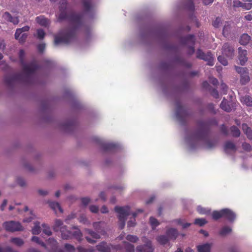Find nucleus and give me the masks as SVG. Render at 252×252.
<instances>
[{
	"mask_svg": "<svg viewBox=\"0 0 252 252\" xmlns=\"http://www.w3.org/2000/svg\"><path fill=\"white\" fill-rule=\"evenodd\" d=\"M35 20L39 25L45 27H48L50 23V20L43 15L37 17Z\"/></svg>",
	"mask_w": 252,
	"mask_h": 252,
	"instance_id": "nucleus-15",
	"label": "nucleus"
},
{
	"mask_svg": "<svg viewBox=\"0 0 252 252\" xmlns=\"http://www.w3.org/2000/svg\"><path fill=\"white\" fill-rule=\"evenodd\" d=\"M83 5L84 10L86 12L91 11L93 8V6L91 3V0H84L83 1Z\"/></svg>",
	"mask_w": 252,
	"mask_h": 252,
	"instance_id": "nucleus-26",
	"label": "nucleus"
},
{
	"mask_svg": "<svg viewBox=\"0 0 252 252\" xmlns=\"http://www.w3.org/2000/svg\"><path fill=\"white\" fill-rule=\"evenodd\" d=\"M236 72L240 74V82L241 85H245L250 81L249 70L247 67L235 66Z\"/></svg>",
	"mask_w": 252,
	"mask_h": 252,
	"instance_id": "nucleus-6",
	"label": "nucleus"
},
{
	"mask_svg": "<svg viewBox=\"0 0 252 252\" xmlns=\"http://www.w3.org/2000/svg\"><path fill=\"white\" fill-rule=\"evenodd\" d=\"M85 231L94 239H98L100 238V234L98 233L97 231L96 232L90 229H85Z\"/></svg>",
	"mask_w": 252,
	"mask_h": 252,
	"instance_id": "nucleus-33",
	"label": "nucleus"
},
{
	"mask_svg": "<svg viewBox=\"0 0 252 252\" xmlns=\"http://www.w3.org/2000/svg\"><path fill=\"white\" fill-rule=\"evenodd\" d=\"M242 148L248 152H250L252 150L251 145L246 142L242 144Z\"/></svg>",
	"mask_w": 252,
	"mask_h": 252,
	"instance_id": "nucleus-57",
	"label": "nucleus"
},
{
	"mask_svg": "<svg viewBox=\"0 0 252 252\" xmlns=\"http://www.w3.org/2000/svg\"><path fill=\"white\" fill-rule=\"evenodd\" d=\"M32 241L40 245L41 246L45 248V249H47V247L45 244L43 242L40 241L38 237L33 236L32 238Z\"/></svg>",
	"mask_w": 252,
	"mask_h": 252,
	"instance_id": "nucleus-43",
	"label": "nucleus"
},
{
	"mask_svg": "<svg viewBox=\"0 0 252 252\" xmlns=\"http://www.w3.org/2000/svg\"><path fill=\"white\" fill-rule=\"evenodd\" d=\"M241 101L248 106H252V98L249 95H245L241 97Z\"/></svg>",
	"mask_w": 252,
	"mask_h": 252,
	"instance_id": "nucleus-28",
	"label": "nucleus"
},
{
	"mask_svg": "<svg viewBox=\"0 0 252 252\" xmlns=\"http://www.w3.org/2000/svg\"><path fill=\"white\" fill-rule=\"evenodd\" d=\"M242 129L248 139H252V130L248 126L247 124H243L242 125Z\"/></svg>",
	"mask_w": 252,
	"mask_h": 252,
	"instance_id": "nucleus-22",
	"label": "nucleus"
},
{
	"mask_svg": "<svg viewBox=\"0 0 252 252\" xmlns=\"http://www.w3.org/2000/svg\"><path fill=\"white\" fill-rule=\"evenodd\" d=\"M48 243H50L53 246V249H55L57 248V242L54 238H50L48 240Z\"/></svg>",
	"mask_w": 252,
	"mask_h": 252,
	"instance_id": "nucleus-60",
	"label": "nucleus"
},
{
	"mask_svg": "<svg viewBox=\"0 0 252 252\" xmlns=\"http://www.w3.org/2000/svg\"><path fill=\"white\" fill-rule=\"evenodd\" d=\"M63 226H63V222L62 220H55V223L53 227V229L55 231H60L61 228H62V227Z\"/></svg>",
	"mask_w": 252,
	"mask_h": 252,
	"instance_id": "nucleus-32",
	"label": "nucleus"
},
{
	"mask_svg": "<svg viewBox=\"0 0 252 252\" xmlns=\"http://www.w3.org/2000/svg\"><path fill=\"white\" fill-rule=\"evenodd\" d=\"M220 88L223 94H226L228 89L227 85L225 84L222 83L220 85Z\"/></svg>",
	"mask_w": 252,
	"mask_h": 252,
	"instance_id": "nucleus-63",
	"label": "nucleus"
},
{
	"mask_svg": "<svg viewBox=\"0 0 252 252\" xmlns=\"http://www.w3.org/2000/svg\"><path fill=\"white\" fill-rule=\"evenodd\" d=\"M251 36L247 33H244L241 36L239 43L241 45H245L249 43L251 40Z\"/></svg>",
	"mask_w": 252,
	"mask_h": 252,
	"instance_id": "nucleus-24",
	"label": "nucleus"
},
{
	"mask_svg": "<svg viewBox=\"0 0 252 252\" xmlns=\"http://www.w3.org/2000/svg\"><path fill=\"white\" fill-rule=\"evenodd\" d=\"M2 17L7 21L13 23L14 25H17L19 23V19L17 17H13L8 12H5L3 14Z\"/></svg>",
	"mask_w": 252,
	"mask_h": 252,
	"instance_id": "nucleus-14",
	"label": "nucleus"
},
{
	"mask_svg": "<svg viewBox=\"0 0 252 252\" xmlns=\"http://www.w3.org/2000/svg\"><path fill=\"white\" fill-rule=\"evenodd\" d=\"M221 23V18L218 17L216 18V20L213 22L212 25L215 28H218L220 26V24Z\"/></svg>",
	"mask_w": 252,
	"mask_h": 252,
	"instance_id": "nucleus-55",
	"label": "nucleus"
},
{
	"mask_svg": "<svg viewBox=\"0 0 252 252\" xmlns=\"http://www.w3.org/2000/svg\"><path fill=\"white\" fill-rule=\"evenodd\" d=\"M230 129L231 133L233 137H238L240 136V131L237 126H231Z\"/></svg>",
	"mask_w": 252,
	"mask_h": 252,
	"instance_id": "nucleus-31",
	"label": "nucleus"
},
{
	"mask_svg": "<svg viewBox=\"0 0 252 252\" xmlns=\"http://www.w3.org/2000/svg\"><path fill=\"white\" fill-rule=\"evenodd\" d=\"M50 207L54 211H56L57 210H59L60 212L63 213V210L60 206L59 203L56 202H49Z\"/></svg>",
	"mask_w": 252,
	"mask_h": 252,
	"instance_id": "nucleus-34",
	"label": "nucleus"
},
{
	"mask_svg": "<svg viewBox=\"0 0 252 252\" xmlns=\"http://www.w3.org/2000/svg\"><path fill=\"white\" fill-rule=\"evenodd\" d=\"M231 30V26L229 24V22H226L225 25L223 27L222 30V34L224 36L228 35Z\"/></svg>",
	"mask_w": 252,
	"mask_h": 252,
	"instance_id": "nucleus-35",
	"label": "nucleus"
},
{
	"mask_svg": "<svg viewBox=\"0 0 252 252\" xmlns=\"http://www.w3.org/2000/svg\"><path fill=\"white\" fill-rule=\"evenodd\" d=\"M64 248L65 250L69 252H73L75 251L74 247L68 244H66L64 245Z\"/></svg>",
	"mask_w": 252,
	"mask_h": 252,
	"instance_id": "nucleus-58",
	"label": "nucleus"
},
{
	"mask_svg": "<svg viewBox=\"0 0 252 252\" xmlns=\"http://www.w3.org/2000/svg\"><path fill=\"white\" fill-rule=\"evenodd\" d=\"M103 223L101 221L99 222H95L93 223V227L94 229L100 234L104 235L105 233V232L103 228L102 227V224Z\"/></svg>",
	"mask_w": 252,
	"mask_h": 252,
	"instance_id": "nucleus-21",
	"label": "nucleus"
},
{
	"mask_svg": "<svg viewBox=\"0 0 252 252\" xmlns=\"http://www.w3.org/2000/svg\"><path fill=\"white\" fill-rule=\"evenodd\" d=\"M29 30L30 27L28 26H26L22 28L17 29L15 33V38H18L19 35H20L23 32H28Z\"/></svg>",
	"mask_w": 252,
	"mask_h": 252,
	"instance_id": "nucleus-30",
	"label": "nucleus"
},
{
	"mask_svg": "<svg viewBox=\"0 0 252 252\" xmlns=\"http://www.w3.org/2000/svg\"><path fill=\"white\" fill-rule=\"evenodd\" d=\"M139 212L142 213V212H143V210L141 209H138L136 212L132 213V217H133L134 220H130L127 222V226L128 227H133L135 225L136 223H135V220L134 219L136 217L137 213Z\"/></svg>",
	"mask_w": 252,
	"mask_h": 252,
	"instance_id": "nucleus-29",
	"label": "nucleus"
},
{
	"mask_svg": "<svg viewBox=\"0 0 252 252\" xmlns=\"http://www.w3.org/2000/svg\"><path fill=\"white\" fill-rule=\"evenodd\" d=\"M11 242L18 246H21L24 244L23 240L19 238H12L11 239Z\"/></svg>",
	"mask_w": 252,
	"mask_h": 252,
	"instance_id": "nucleus-42",
	"label": "nucleus"
},
{
	"mask_svg": "<svg viewBox=\"0 0 252 252\" xmlns=\"http://www.w3.org/2000/svg\"><path fill=\"white\" fill-rule=\"evenodd\" d=\"M237 150L235 144L230 141H226L224 145V151L226 153H228L229 150L235 152Z\"/></svg>",
	"mask_w": 252,
	"mask_h": 252,
	"instance_id": "nucleus-18",
	"label": "nucleus"
},
{
	"mask_svg": "<svg viewBox=\"0 0 252 252\" xmlns=\"http://www.w3.org/2000/svg\"><path fill=\"white\" fill-rule=\"evenodd\" d=\"M82 236V233L80 230L78 229H77L76 231L73 232H72L71 238L74 237L77 240L80 241Z\"/></svg>",
	"mask_w": 252,
	"mask_h": 252,
	"instance_id": "nucleus-38",
	"label": "nucleus"
},
{
	"mask_svg": "<svg viewBox=\"0 0 252 252\" xmlns=\"http://www.w3.org/2000/svg\"><path fill=\"white\" fill-rule=\"evenodd\" d=\"M67 5L66 0H62L59 6L58 21L61 22L68 20L73 26V29L65 33H64L63 30H61L59 34L55 36L54 43L56 45L61 43L68 44L74 40L76 38V30L83 24V15L81 14L72 12L69 15L67 14Z\"/></svg>",
	"mask_w": 252,
	"mask_h": 252,
	"instance_id": "nucleus-1",
	"label": "nucleus"
},
{
	"mask_svg": "<svg viewBox=\"0 0 252 252\" xmlns=\"http://www.w3.org/2000/svg\"><path fill=\"white\" fill-rule=\"evenodd\" d=\"M232 231V229L231 227L225 226L221 228L220 231H219L220 235L221 236H226L227 234L231 233Z\"/></svg>",
	"mask_w": 252,
	"mask_h": 252,
	"instance_id": "nucleus-27",
	"label": "nucleus"
},
{
	"mask_svg": "<svg viewBox=\"0 0 252 252\" xmlns=\"http://www.w3.org/2000/svg\"><path fill=\"white\" fill-rule=\"evenodd\" d=\"M212 217L213 219L215 220L223 218L232 222L235 220L236 215L231 210L224 208L220 211H214L212 213Z\"/></svg>",
	"mask_w": 252,
	"mask_h": 252,
	"instance_id": "nucleus-4",
	"label": "nucleus"
},
{
	"mask_svg": "<svg viewBox=\"0 0 252 252\" xmlns=\"http://www.w3.org/2000/svg\"><path fill=\"white\" fill-rule=\"evenodd\" d=\"M220 107L224 111L227 112H230L232 111L233 106L228 103V101L225 98H223L220 104Z\"/></svg>",
	"mask_w": 252,
	"mask_h": 252,
	"instance_id": "nucleus-16",
	"label": "nucleus"
},
{
	"mask_svg": "<svg viewBox=\"0 0 252 252\" xmlns=\"http://www.w3.org/2000/svg\"><path fill=\"white\" fill-rule=\"evenodd\" d=\"M124 244L126 252H134V247L133 245L126 242H124Z\"/></svg>",
	"mask_w": 252,
	"mask_h": 252,
	"instance_id": "nucleus-37",
	"label": "nucleus"
},
{
	"mask_svg": "<svg viewBox=\"0 0 252 252\" xmlns=\"http://www.w3.org/2000/svg\"><path fill=\"white\" fill-rule=\"evenodd\" d=\"M115 211L118 214L119 228L122 229L125 226L126 217L130 214V207L128 206L124 207L116 206Z\"/></svg>",
	"mask_w": 252,
	"mask_h": 252,
	"instance_id": "nucleus-5",
	"label": "nucleus"
},
{
	"mask_svg": "<svg viewBox=\"0 0 252 252\" xmlns=\"http://www.w3.org/2000/svg\"><path fill=\"white\" fill-rule=\"evenodd\" d=\"M150 222L153 229H155L159 224V223L158 222V220L153 217H150Z\"/></svg>",
	"mask_w": 252,
	"mask_h": 252,
	"instance_id": "nucleus-44",
	"label": "nucleus"
},
{
	"mask_svg": "<svg viewBox=\"0 0 252 252\" xmlns=\"http://www.w3.org/2000/svg\"><path fill=\"white\" fill-rule=\"evenodd\" d=\"M60 232L61 233L62 238L63 239H68L71 238L72 232L67 230L66 226L62 227L61 228Z\"/></svg>",
	"mask_w": 252,
	"mask_h": 252,
	"instance_id": "nucleus-20",
	"label": "nucleus"
},
{
	"mask_svg": "<svg viewBox=\"0 0 252 252\" xmlns=\"http://www.w3.org/2000/svg\"><path fill=\"white\" fill-rule=\"evenodd\" d=\"M217 124L218 123L215 119L209 122H199L198 123L199 129L192 134L191 138L196 140H204L209 131L210 126L212 125H217Z\"/></svg>",
	"mask_w": 252,
	"mask_h": 252,
	"instance_id": "nucleus-3",
	"label": "nucleus"
},
{
	"mask_svg": "<svg viewBox=\"0 0 252 252\" xmlns=\"http://www.w3.org/2000/svg\"><path fill=\"white\" fill-rule=\"evenodd\" d=\"M233 6L235 7H242L246 9L249 10L252 7V3L251 2L248 3H244L240 0H236L233 1Z\"/></svg>",
	"mask_w": 252,
	"mask_h": 252,
	"instance_id": "nucleus-17",
	"label": "nucleus"
},
{
	"mask_svg": "<svg viewBox=\"0 0 252 252\" xmlns=\"http://www.w3.org/2000/svg\"><path fill=\"white\" fill-rule=\"evenodd\" d=\"M222 53L227 57L232 59L234 55V48L229 43H225L222 47Z\"/></svg>",
	"mask_w": 252,
	"mask_h": 252,
	"instance_id": "nucleus-12",
	"label": "nucleus"
},
{
	"mask_svg": "<svg viewBox=\"0 0 252 252\" xmlns=\"http://www.w3.org/2000/svg\"><path fill=\"white\" fill-rule=\"evenodd\" d=\"M126 239L127 241L132 243H136L139 239L138 237L132 235H127L126 237Z\"/></svg>",
	"mask_w": 252,
	"mask_h": 252,
	"instance_id": "nucleus-47",
	"label": "nucleus"
},
{
	"mask_svg": "<svg viewBox=\"0 0 252 252\" xmlns=\"http://www.w3.org/2000/svg\"><path fill=\"white\" fill-rule=\"evenodd\" d=\"M220 130L221 132L225 136L228 135V129L224 125H222L220 126Z\"/></svg>",
	"mask_w": 252,
	"mask_h": 252,
	"instance_id": "nucleus-61",
	"label": "nucleus"
},
{
	"mask_svg": "<svg viewBox=\"0 0 252 252\" xmlns=\"http://www.w3.org/2000/svg\"><path fill=\"white\" fill-rule=\"evenodd\" d=\"M40 232L41 229L39 226V223L36 222L34 227L32 229V233L34 235H37L39 234Z\"/></svg>",
	"mask_w": 252,
	"mask_h": 252,
	"instance_id": "nucleus-39",
	"label": "nucleus"
},
{
	"mask_svg": "<svg viewBox=\"0 0 252 252\" xmlns=\"http://www.w3.org/2000/svg\"><path fill=\"white\" fill-rule=\"evenodd\" d=\"M90 202V199L88 197H83L81 198L82 204L86 206Z\"/></svg>",
	"mask_w": 252,
	"mask_h": 252,
	"instance_id": "nucleus-62",
	"label": "nucleus"
},
{
	"mask_svg": "<svg viewBox=\"0 0 252 252\" xmlns=\"http://www.w3.org/2000/svg\"><path fill=\"white\" fill-rule=\"evenodd\" d=\"M43 227V232L48 236H50L52 234V232L50 230V227L46 224H43L42 225Z\"/></svg>",
	"mask_w": 252,
	"mask_h": 252,
	"instance_id": "nucleus-48",
	"label": "nucleus"
},
{
	"mask_svg": "<svg viewBox=\"0 0 252 252\" xmlns=\"http://www.w3.org/2000/svg\"><path fill=\"white\" fill-rule=\"evenodd\" d=\"M45 44L40 43L37 45V49L39 53H42L45 49Z\"/></svg>",
	"mask_w": 252,
	"mask_h": 252,
	"instance_id": "nucleus-59",
	"label": "nucleus"
},
{
	"mask_svg": "<svg viewBox=\"0 0 252 252\" xmlns=\"http://www.w3.org/2000/svg\"><path fill=\"white\" fill-rule=\"evenodd\" d=\"M197 248L198 252H210L211 246L208 243L199 245Z\"/></svg>",
	"mask_w": 252,
	"mask_h": 252,
	"instance_id": "nucleus-25",
	"label": "nucleus"
},
{
	"mask_svg": "<svg viewBox=\"0 0 252 252\" xmlns=\"http://www.w3.org/2000/svg\"><path fill=\"white\" fill-rule=\"evenodd\" d=\"M103 148L105 151L112 150L115 148V145L111 143H107L103 145Z\"/></svg>",
	"mask_w": 252,
	"mask_h": 252,
	"instance_id": "nucleus-51",
	"label": "nucleus"
},
{
	"mask_svg": "<svg viewBox=\"0 0 252 252\" xmlns=\"http://www.w3.org/2000/svg\"><path fill=\"white\" fill-rule=\"evenodd\" d=\"M77 249L78 252H93L94 251V250L93 248L87 249L82 247L79 246L77 247Z\"/></svg>",
	"mask_w": 252,
	"mask_h": 252,
	"instance_id": "nucleus-49",
	"label": "nucleus"
},
{
	"mask_svg": "<svg viewBox=\"0 0 252 252\" xmlns=\"http://www.w3.org/2000/svg\"><path fill=\"white\" fill-rule=\"evenodd\" d=\"M218 60L220 63L224 66L227 65L228 64L227 60L222 56H219L218 58Z\"/></svg>",
	"mask_w": 252,
	"mask_h": 252,
	"instance_id": "nucleus-52",
	"label": "nucleus"
},
{
	"mask_svg": "<svg viewBox=\"0 0 252 252\" xmlns=\"http://www.w3.org/2000/svg\"><path fill=\"white\" fill-rule=\"evenodd\" d=\"M3 226L6 231L10 232L19 231L23 230L21 224L19 222L14 221H5L3 223Z\"/></svg>",
	"mask_w": 252,
	"mask_h": 252,
	"instance_id": "nucleus-7",
	"label": "nucleus"
},
{
	"mask_svg": "<svg viewBox=\"0 0 252 252\" xmlns=\"http://www.w3.org/2000/svg\"><path fill=\"white\" fill-rule=\"evenodd\" d=\"M207 221L204 219H196L194 220V224L198 225L200 226H203Z\"/></svg>",
	"mask_w": 252,
	"mask_h": 252,
	"instance_id": "nucleus-46",
	"label": "nucleus"
},
{
	"mask_svg": "<svg viewBox=\"0 0 252 252\" xmlns=\"http://www.w3.org/2000/svg\"><path fill=\"white\" fill-rule=\"evenodd\" d=\"M90 210L92 213H97L98 211V207L95 205H91L90 206Z\"/></svg>",
	"mask_w": 252,
	"mask_h": 252,
	"instance_id": "nucleus-64",
	"label": "nucleus"
},
{
	"mask_svg": "<svg viewBox=\"0 0 252 252\" xmlns=\"http://www.w3.org/2000/svg\"><path fill=\"white\" fill-rule=\"evenodd\" d=\"M166 235L168 239H175L178 236V232L176 229L170 228L167 230Z\"/></svg>",
	"mask_w": 252,
	"mask_h": 252,
	"instance_id": "nucleus-23",
	"label": "nucleus"
},
{
	"mask_svg": "<svg viewBox=\"0 0 252 252\" xmlns=\"http://www.w3.org/2000/svg\"><path fill=\"white\" fill-rule=\"evenodd\" d=\"M176 117L180 121L185 120L188 116V110L184 108L180 102H176Z\"/></svg>",
	"mask_w": 252,
	"mask_h": 252,
	"instance_id": "nucleus-9",
	"label": "nucleus"
},
{
	"mask_svg": "<svg viewBox=\"0 0 252 252\" xmlns=\"http://www.w3.org/2000/svg\"><path fill=\"white\" fill-rule=\"evenodd\" d=\"M157 241L162 245H165L169 241L167 236L160 235L157 238Z\"/></svg>",
	"mask_w": 252,
	"mask_h": 252,
	"instance_id": "nucleus-36",
	"label": "nucleus"
},
{
	"mask_svg": "<svg viewBox=\"0 0 252 252\" xmlns=\"http://www.w3.org/2000/svg\"><path fill=\"white\" fill-rule=\"evenodd\" d=\"M142 241L145 242L146 244L137 246L136 252H153L154 249L152 247V242L145 237L142 238Z\"/></svg>",
	"mask_w": 252,
	"mask_h": 252,
	"instance_id": "nucleus-10",
	"label": "nucleus"
},
{
	"mask_svg": "<svg viewBox=\"0 0 252 252\" xmlns=\"http://www.w3.org/2000/svg\"><path fill=\"white\" fill-rule=\"evenodd\" d=\"M197 212L201 215H207L210 213V210L201 206H198L197 208Z\"/></svg>",
	"mask_w": 252,
	"mask_h": 252,
	"instance_id": "nucleus-40",
	"label": "nucleus"
},
{
	"mask_svg": "<svg viewBox=\"0 0 252 252\" xmlns=\"http://www.w3.org/2000/svg\"><path fill=\"white\" fill-rule=\"evenodd\" d=\"M97 250L100 252H111L109 245L105 242H102L96 246Z\"/></svg>",
	"mask_w": 252,
	"mask_h": 252,
	"instance_id": "nucleus-19",
	"label": "nucleus"
},
{
	"mask_svg": "<svg viewBox=\"0 0 252 252\" xmlns=\"http://www.w3.org/2000/svg\"><path fill=\"white\" fill-rule=\"evenodd\" d=\"M36 32L37 38L40 40H42L45 36V32L44 30L41 29H39L37 30Z\"/></svg>",
	"mask_w": 252,
	"mask_h": 252,
	"instance_id": "nucleus-41",
	"label": "nucleus"
},
{
	"mask_svg": "<svg viewBox=\"0 0 252 252\" xmlns=\"http://www.w3.org/2000/svg\"><path fill=\"white\" fill-rule=\"evenodd\" d=\"M210 91L211 94L215 98H218L219 97V92L216 89H212L211 90L209 89Z\"/></svg>",
	"mask_w": 252,
	"mask_h": 252,
	"instance_id": "nucleus-56",
	"label": "nucleus"
},
{
	"mask_svg": "<svg viewBox=\"0 0 252 252\" xmlns=\"http://www.w3.org/2000/svg\"><path fill=\"white\" fill-rule=\"evenodd\" d=\"M196 57L198 59L207 61V64L210 66H213L214 64V59L210 51L205 54L201 49H198L196 52Z\"/></svg>",
	"mask_w": 252,
	"mask_h": 252,
	"instance_id": "nucleus-8",
	"label": "nucleus"
},
{
	"mask_svg": "<svg viewBox=\"0 0 252 252\" xmlns=\"http://www.w3.org/2000/svg\"><path fill=\"white\" fill-rule=\"evenodd\" d=\"M187 9L190 11H193L194 10V5L193 0H189L188 3L186 5Z\"/></svg>",
	"mask_w": 252,
	"mask_h": 252,
	"instance_id": "nucleus-53",
	"label": "nucleus"
},
{
	"mask_svg": "<svg viewBox=\"0 0 252 252\" xmlns=\"http://www.w3.org/2000/svg\"><path fill=\"white\" fill-rule=\"evenodd\" d=\"M25 51L21 49L19 52V58L21 65L22 66L23 71L25 75L21 73H16L11 76H6L4 82L8 86H12L16 82L23 83L25 84H32L34 81V74L39 68V65L35 61H32L29 64L25 62Z\"/></svg>",
	"mask_w": 252,
	"mask_h": 252,
	"instance_id": "nucleus-2",
	"label": "nucleus"
},
{
	"mask_svg": "<svg viewBox=\"0 0 252 252\" xmlns=\"http://www.w3.org/2000/svg\"><path fill=\"white\" fill-rule=\"evenodd\" d=\"M217 143L216 140H208L206 141V144L208 148L214 147Z\"/></svg>",
	"mask_w": 252,
	"mask_h": 252,
	"instance_id": "nucleus-54",
	"label": "nucleus"
},
{
	"mask_svg": "<svg viewBox=\"0 0 252 252\" xmlns=\"http://www.w3.org/2000/svg\"><path fill=\"white\" fill-rule=\"evenodd\" d=\"M63 126L65 129H73L74 127V123L72 121H69L64 124Z\"/></svg>",
	"mask_w": 252,
	"mask_h": 252,
	"instance_id": "nucleus-50",
	"label": "nucleus"
},
{
	"mask_svg": "<svg viewBox=\"0 0 252 252\" xmlns=\"http://www.w3.org/2000/svg\"><path fill=\"white\" fill-rule=\"evenodd\" d=\"M181 42L183 44H190L191 46L189 47V54L191 55L194 52V45L195 43V37L192 34H189L181 39Z\"/></svg>",
	"mask_w": 252,
	"mask_h": 252,
	"instance_id": "nucleus-11",
	"label": "nucleus"
},
{
	"mask_svg": "<svg viewBox=\"0 0 252 252\" xmlns=\"http://www.w3.org/2000/svg\"><path fill=\"white\" fill-rule=\"evenodd\" d=\"M28 37L27 33H22L20 35H19L18 38H15L16 39L18 40L20 43H24Z\"/></svg>",
	"mask_w": 252,
	"mask_h": 252,
	"instance_id": "nucleus-45",
	"label": "nucleus"
},
{
	"mask_svg": "<svg viewBox=\"0 0 252 252\" xmlns=\"http://www.w3.org/2000/svg\"><path fill=\"white\" fill-rule=\"evenodd\" d=\"M238 59L242 65H245L248 60L247 51L243 49L241 47L238 48Z\"/></svg>",
	"mask_w": 252,
	"mask_h": 252,
	"instance_id": "nucleus-13",
	"label": "nucleus"
}]
</instances>
